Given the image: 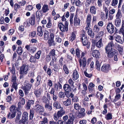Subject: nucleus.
Returning a JSON list of instances; mask_svg holds the SVG:
<instances>
[{
  "mask_svg": "<svg viewBox=\"0 0 124 124\" xmlns=\"http://www.w3.org/2000/svg\"><path fill=\"white\" fill-rule=\"evenodd\" d=\"M48 55L50 56H55L56 55L55 50L54 49H52Z\"/></svg>",
  "mask_w": 124,
  "mask_h": 124,
  "instance_id": "obj_54",
  "label": "nucleus"
},
{
  "mask_svg": "<svg viewBox=\"0 0 124 124\" xmlns=\"http://www.w3.org/2000/svg\"><path fill=\"white\" fill-rule=\"evenodd\" d=\"M63 70L64 71L65 73H63V74H61V76L63 77H65V74H68L69 73V70L68 68L65 64L63 65Z\"/></svg>",
  "mask_w": 124,
  "mask_h": 124,
  "instance_id": "obj_17",
  "label": "nucleus"
},
{
  "mask_svg": "<svg viewBox=\"0 0 124 124\" xmlns=\"http://www.w3.org/2000/svg\"><path fill=\"white\" fill-rule=\"evenodd\" d=\"M16 74L13 75L11 78V81L13 82H16Z\"/></svg>",
  "mask_w": 124,
  "mask_h": 124,
  "instance_id": "obj_63",
  "label": "nucleus"
},
{
  "mask_svg": "<svg viewBox=\"0 0 124 124\" xmlns=\"http://www.w3.org/2000/svg\"><path fill=\"white\" fill-rule=\"evenodd\" d=\"M9 109L11 113H17V108L14 105H12L10 108Z\"/></svg>",
  "mask_w": 124,
  "mask_h": 124,
  "instance_id": "obj_19",
  "label": "nucleus"
},
{
  "mask_svg": "<svg viewBox=\"0 0 124 124\" xmlns=\"http://www.w3.org/2000/svg\"><path fill=\"white\" fill-rule=\"evenodd\" d=\"M102 39L101 38L100 39V40L97 42L96 44V46L97 47L100 48L103 46V44L102 43Z\"/></svg>",
  "mask_w": 124,
  "mask_h": 124,
  "instance_id": "obj_29",
  "label": "nucleus"
},
{
  "mask_svg": "<svg viewBox=\"0 0 124 124\" xmlns=\"http://www.w3.org/2000/svg\"><path fill=\"white\" fill-rule=\"evenodd\" d=\"M55 40L56 42L59 43H61L62 41L61 39L59 36H57L55 38Z\"/></svg>",
  "mask_w": 124,
  "mask_h": 124,
  "instance_id": "obj_64",
  "label": "nucleus"
},
{
  "mask_svg": "<svg viewBox=\"0 0 124 124\" xmlns=\"http://www.w3.org/2000/svg\"><path fill=\"white\" fill-rule=\"evenodd\" d=\"M48 22L46 24V27L47 28H50L52 27V24L51 20L49 18L48 19Z\"/></svg>",
  "mask_w": 124,
  "mask_h": 124,
  "instance_id": "obj_49",
  "label": "nucleus"
},
{
  "mask_svg": "<svg viewBox=\"0 0 124 124\" xmlns=\"http://www.w3.org/2000/svg\"><path fill=\"white\" fill-rule=\"evenodd\" d=\"M85 112V109L83 108H80V111H78L76 112V115L77 116L78 118H82L84 117L86 115Z\"/></svg>",
  "mask_w": 124,
  "mask_h": 124,
  "instance_id": "obj_8",
  "label": "nucleus"
},
{
  "mask_svg": "<svg viewBox=\"0 0 124 124\" xmlns=\"http://www.w3.org/2000/svg\"><path fill=\"white\" fill-rule=\"evenodd\" d=\"M34 110L37 112L40 113L43 112L44 109L43 107L38 104H36L35 106Z\"/></svg>",
  "mask_w": 124,
  "mask_h": 124,
  "instance_id": "obj_9",
  "label": "nucleus"
},
{
  "mask_svg": "<svg viewBox=\"0 0 124 124\" xmlns=\"http://www.w3.org/2000/svg\"><path fill=\"white\" fill-rule=\"evenodd\" d=\"M34 101H28L27 103L26 106V108L28 109H30L31 107V105L34 103Z\"/></svg>",
  "mask_w": 124,
  "mask_h": 124,
  "instance_id": "obj_45",
  "label": "nucleus"
},
{
  "mask_svg": "<svg viewBox=\"0 0 124 124\" xmlns=\"http://www.w3.org/2000/svg\"><path fill=\"white\" fill-rule=\"evenodd\" d=\"M86 54V51L82 52L78 48H77L75 50L76 55L79 58L78 60L80 67L81 68V69L82 68L84 69L86 67V59L84 56Z\"/></svg>",
  "mask_w": 124,
  "mask_h": 124,
  "instance_id": "obj_1",
  "label": "nucleus"
},
{
  "mask_svg": "<svg viewBox=\"0 0 124 124\" xmlns=\"http://www.w3.org/2000/svg\"><path fill=\"white\" fill-rule=\"evenodd\" d=\"M41 52L40 51H38L37 53H36L34 55V57L36 59H39L40 58Z\"/></svg>",
  "mask_w": 124,
  "mask_h": 124,
  "instance_id": "obj_43",
  "label": "nucleus"
},
{
  "mask_svg": "<svg viewBox=\"0 0 124 124\" xmlns=\"http://www.w3.org/2000/svg\"><path fill=\"white\" fill-rule=\"evenodd\" d=\"M34 93L37 97L40 96L41 94V92L38 90L35 91Z\"/></svg>",
  "mask_w": 124,
  "mask_h": 124,
  "instance_id": "obj_59",
  "label": "nucleus"
},
{
  "mask_svg": "<svg viewBox=\"0 0 124 124\" xmlns=\"http://www.w3.org/2000/svg\"><path fill=\"white\" fill-rule=\"evenodd\" d=\"M75 118L73 114H70L69 116V118L67 121L65 122L66 124H73V121Z\"/></svg>",
  "mask_w": 124,
  "mask_h": 124,
  "instance_id": "obj_12",
  "label": "nucleus"
},
{
  "mask_svg": "<svg viewBox=\"0 0 124 124\" xmlns=\"http://www.w3.org/2000/svg\"><path fill=\"white\" fill-rule=\"evenodd\" d=\"M49 8L48 6L46 5H44L42 7V11L43 13H45L48 11Z\"/></svg>",
  "mask_w": 124,
  "mask_h": 124,
  "instance_id": "obj_23",
  "label": "nucleus"
},
{
  "mask_svg": "<svg viewBox=\"0 0 124 124\" xmlns=\"http://www.w3.org/2000/svg\"><path fill=\"white\" fill-rule=\"evenodd\" d=\"M34 111L33 109H31L30 110L29 117L30 119L31 120L33 119L34 114Z\"/></svg>",
  "mask_w": 124,
  "mask_h": 124,
  "instance_id": "obj_39",
  "label": "nucleus"
},
{
  "mask_svg": "<svg viewBox=\"0 0 124 124\" xmlns=\"http://www.w3.org/2000/svg\"><path fill=\"white\" fill-rule=\"evenodd\" d=\"M116 47V49L119 51L120 54L122 55L123 53V46L119 45H117Z\"/></svg>",
  "mask_w": 124,
  "mask_h": 124,
  "instance_id": "obj_25",
  "label": "nucleus"
},
{
  "mask_svg": "<svg viewBox=\"0 0 124 124\" xmlns=\"http://www.w3.org/2000/svg\"><path fill=\"white\" fill-rule=\"evenodd\" d=\"M110 66L109 64H104L101 68V70L105 73L108 72L110 70Z\"/></svg>",
  "mask_w": 124,
  "mask_h": 124,
  "instance_id": "obj_10",
  "label": "nucleus"
},
{
  "mask_svg": "<svg viewBox=\"0 0 124 124\" xmlns=\"http://www.w3.org/2000/svg\"><path fill=\"white\" fill-rule=\"evenodd\" d=\"M87 32L88 35L91 37L92 38L94 37V33L92 31L91 28H89L88 30L87 31Z\"/></svg>",
  "mask_w": 124,
  "mask_h": 124,
  "instance_id": "obj_36",
  "label": "nucleus"
},
{
  "mask_svg": "<svg viewBox=\"0 0 124 124\" xmlns=\"http://www.w3.org/2000/svg\"><path fill=\"white\" fill-rule=\"evenodd\" d=\"M35 17L34 15H33L31 17L30 23L31 25H33L35 24Z\"/></svg>",
  "mask_w": 124,
  "mask_h": 124,
  "instance_id": "obj_34",
  "label": "nucleus"
},
{
  "mask_svg": "<svg viewBox=\"0 0 124 124\" xmlns=\"http://www.w3.org/2000/svg\"><path fill=\"white\" fill-rule=\"evenodd\" d=\"M95 65L96 69L99 71H100L101 70V65L99 61L97 60H96Z\"/></svg>",
  "mask_w": 124,
  "mask_h": 124,
  "instance_id": "obj_44",
  "label": "nucleus"
},
{
  "mask_svg": "<svg viewBox=\"0 0 124 124\" xmlns=\"http://www.w3.org/2000/svg\"><path fill=\"white\" fill-rule=\"evenodd\" d=\"M100 27L97 25H95L94 27L93 31L94 32L98 33L100 30Z\"/></svg>",
  "mask_w": 124,
  "mask_h": 124,
  "instance_id": "obj_48",
  "label": "nucleus"
},
{
  "mask_svg": "<svg viewBox=\"0 0 124 124\" xmlns=\"http://www.w3.org/2000/svg\"><path fill=\"white\" fill-rule=\"evenodd\" d=\"M28 70V66L27 65H23L20 68L19 73L21 75L26 74L27 73Z\"/></svg>",
  "mask_w": 124,
  "mask_h": 124,
  "instance_id": "obj_6",
  "label": "nucleus"
},
{
  "mask_svg": "<svg viewBox=\"0 0 124 124\" xmlns=\"http://www.w3.org/2000/svg\"><path fill=\"white\" fill-rule=\"evenodd\" d=\"M76 35L73 32L72 33L71 36L69 38V40L70 42H72L75 40Z\"/></svg>",
  "mask_w": 124,
  "mask_h": 124,
  "instance_id": "obj_37",
  "label": "nucleus"
},
{
  "mask_svg": "<svg viewBox=\"0 0 124 124\" xmlns=\"http://www.w3.org/2000/svg\"><path fill=\"white\" fill-rule=\"evenodd\" d=\"M68 22L66 21L64 24L62 23H60L58 26L60 31L62 32H67L68 31Z\"/></svg>",
  "mask_w": 124,
  "mask_h": 124,
  "instance_id": "obj_2",
  "label": "nucleus"
},
{
  "mask_svg": "<svg viewBox=\"0 0 124 124\" xmlns=\"http://www.w3.org/2000/svg\"><path fill=\"white\" fill-rule=\"evenodd\" d=\"M84 74L86 77L89 78H90L92 76V74L91 73L88 74L85 71H84Z\"/></svg>",
  "mask_w": 124,
  "mask_h": 124,
  "instance_id": "obj_62",
  "label": "nucleus"
},
{
  "mask_svg": "<svg viewBox=\"0 0 124 124\" xmlns=\"http://www.w3.org/2000/svg\"><path fill=\"white\" fill-rule=\"evenodd\" d=\"M75 3L76 6L78 7H80L82 5L81 2L79 0H75Z\"/></svg>",
  "mask_w": 124,
  "mask_h": 124,
  "instance_id": "obj_60",
  "label": "nucleus"
},
{
  "mask_svg": "<svg viewBox=\"0 0 124 124\" xmlns=\"http://www.w3.org/2000/svg\"><path fill=\"white\" fill-rule=\"evenodd\" d=\"M65 111L63 110V108H61L60 110L58 111L57 113H55L54 115V118L56 121L59 120L65 113Z\"/></svg>",
  "mask_w": 124,
  "mask_h": 124,
  "instance_id": "obj_3",
  "label": "nucleus"
},
{
  "mask_svg": "<svg viewBox=\"0 0 124 124\" xmlns=\"http://www.w3.org/2000/svg\"><path fill=\"white\" fill-rule=\"evenodd\" d=\"M116 18L121 19L122 17V15L120 9H118L116 15Z\"/></svg>",
  "mask_w": 124,
  "mask_h": 124,
  "instance_id": "obj_27",
  "label": "nucleus"
},
{
  "mask_svg": "<svg viewBox=\"0 0 124 124\" xmlns=\"http://www.w3.org/2000/svg\"><path fill=\"white\" fill-rule=\"evenodd\" d=\"M17 52L19 55H21L23 52V51L22 48L21 46H19L18 47L17 49Z\"/></svg>",
  "mask_w": 124,
  "mask_h": 124,
  "instance_id": "obj_52",
  "label": "nucleus"
},
{
  "mask_svg": "<svg viewBox=\"0 0 124 124\" xmlns=\"http://www.w3.org/2000/svg\"><path fill=\"white\" fill-rule=\"evenodd\" d=\"M21 112L20 111L18 110L17 111L16 118L15 120V122L16 123H17L18 121H19L20 120V118L21 117Z\"/></svg>",
  "mask_w": 124,
  "mask_h": 124,
  "instance_id": "obj_20",
  "label": "nucleus"
},
{
  "mask_svg": "<svg viewBox=\"0 0 124 124\" xmlns=\"http://www.w3.org/2000/svg\"><path fill=\"white\" fill-rule=\"evenodd\" d=\"M44 39L45 40H47L49 37L48 32L46 31L44 34Z\"/></svg>",
  "mask_w": 124,
  "mask_h": 124,
  "instance_id": "obj_50",
  "label": "nucleus"
},
{
  "mask_svg": "<svg viewBox=\"0 0 124 124\" xmlns=\"http://www.w3.org/2000/svg\"><path fill=\"white\" fill-rule=\"evenodd\" d=\"M74 108L76 110H79L80 108L81 107L79 106L78 104L75 103L74 104Z\"/></svg>",
  "mask_w": 124,
  "mask_h": 124,
  "instance_id": "obj_61",
  "label": "nucleus"
},
{
  "mask_svg": "<svg viewBox=\"0 0 124 124\" xmlns=\"http://www.w3.org/2000/svg\"><path fill=\"white\" fill-rule=\"evenodd\" d=\"M115 40L116 41L121 44H122L124 42L123 39L119 35L116 36L115 37Z\"/></svg>",
  "mask_w": 124,
  "mask_h": 124,
  "instance_id": "obj_22",
  "label": "nucleus"
},
{
  "mask_svg": "<svg viewBox=\"0 0 124 124\" xmlns=\"http://www.w3.org/2000/svg\"><path fill=\"white\" fill-rule=\"evenodd\" d=\"M112 116H113L111 113H108L106 115L105 118L106 120H108L111 119H112Z\"/></svg>",
  "mask_w": 124,
  "mask_h": 124,
  "instance_id": "obj_35",
  "label": "nucleus"
},
{
  "mask_svg": "<svg viewBox=\"0 0 124 124\" xmlns=\"http://www.w3.org/2000/svg\"><path fill=\"white\" fill-rule=\"evenodd\" d=\"M90 13L92 14L95 15L96 14V8L95 6H93L90 7Z\"/></svg>",
  "mask_w": 124,
  "mask_h": 124,
  "instance_id": "obj_30",
  "label": "nucleus"
},
{
  "mask_svg": "<svg viewBox=\"0 0 124 124\" xmlns=\"http://www.w3.org/2000/svg\"><path fill=\"white\" fill-rule=\"evenodd\" d=\"M108 56L109 58H112L116 53V52L114 49L106 53Z\"/></svg>",
  "mask_w": 124,
  "mask_h": 124,
  "instance_id": "obj_18",
  "label": "nucleus"
},
{
  "mask_svg": "<svg viewBox=\"0 0 124 124\" xmlns=\"http://www.w3.org/2000/svg\"><path fill=\"white\" fill-rule=\"evenodd\" d=\"M63 88L65 91H70L71 87L70 85L68 84H65L63 85Z\"/></svg>",
  "mask_w": 124,
  "mask_h": 124,
  "instance_id": "obj_32",
  "label": "nucleus"
},
{
  "mask_svg": "<svg viewBox=\"0 0 124 124\" xmlns=\"http://www.w3.org/2000/svg\"><path fill=\"white\" fill-rule=\"evenodd\" d=\"M103 0H98L97 3L98 6L101 8L102 6V3L103 2Z\"/></svg>",
  "mask_w": 124,
  "mask_h": 124,
  "instance_id": "obj_56",
  "label": "nucleus"
},
{
  "mask_svg": "<svg viewBox=\"0 0 124 124\" xmlns=\"http://www.w3.org/2000/svg\"><path fill=\"white\" fill-rule=\"evenodd\" d=\"M25 101H19L18 103L17 111L19 110L20 108L21 107V105H24L25 103Z\"/></svg>",
  "mask_w": 124,
  "mask_h": 124,
  "instance_id": "obj_46",
  "label": "nucleus"
},
{
  "mask_svg": "<svg viewBox=\"0 0 124 124\" xmlns=\"http://www.w3.org/2000/svg\"><path fill=\"white\" fill-rule=\"evenodd\" d=\"M68 82L69 85H70L72 87L73 86V84L74 83V82L72 78H70L68 80Z\"/></svg>",
  "mask_w": 124,
  "mask_h": 124,
  "instance_id": "obj_58",
  "label": "nucleus"
},
{
  "mask_svg": "<svg viewBox=\"0 0 124 124\" xmlns=\"http://www.w3.org/2000/svg\"><path fill=\"white\" fill-rule=\"evenodd\" d=\"M93 56L96 58H98L100 56V53L98 50H95L93 52Z\"/></svg>",
  "mask_w": 124,
  "mask_h": 124,
  "instance_id": "obj_21",
  "label": "nucleus"
},
{
  "mask_svg": "<svg viewBox=\"0 0 124 124\" xmlns=\"http://www.w3.org/2000/svg\"><path fill=\"white\" fill-rule=\"evenodd\" d=\"M115 24L117 27H119L121 24V19L116 18L115 20Z\"/></svg>",
  "mask_w": 124,
  "mask_h": 124,
  "instance_id": "obj_28",
  "label": "nucleus"
},
{
  "mask_svg": "<svg viewBox=\"0 0 124 124\" xmlns=\"http://www.w3.org/2000/svg\"><path fill=\"white\" fill-rule=\"evenodd\" d=\"M117 0H112L111 5L112 6H116L118 4Z\"/></svg>",
  "mask_w": 124,
  "mask_h": 124,
  "instance_id": "obj_57",
  "label": "nucleus"
},
{
  "mask_svg": "<svg viewBox=\"0 0 124 124\" xmlns=\"http://www.w3.org/2000/svg\"><path fill=\"white\" fill-rule=\"evenodd\" d=\"M28 114L27 112H24L23 114L21 119L24 121H27L28 118Z\"/></svg>",
  "mask_w": 124,
  "mask_h": 124,
  "instance_id": "obj_26",
  "label": "nucleus"
},
{
  "mask_svg": "<svg viewBox=\"0 0 124 124\" xmlns=\"http://www.w3.org/2000/svg\"><path fill=\"white\" fill-rule=\"evenodd\" d=\"M41 14L40 11L38 10L37 11L36 13V16L37 20H38V21H39L40 20V17L41 16Z\"/></svg>",
  "mask_w": 124,
  "mask_h": 124,
  "instance_id": "obj_42",
  "label": "nucleus"
},
{
  "mask_svg": "<svg viewBox=\"0 0 124 124\" xmlns=\"http://www.w3.org/2000/svg\"><path fill=\"white\" fill-rule=\"evenodd\" d=\"M108 32L110 34H112L115 31V27L111 23H109L107 26Z\"/></svg>",
  "mask_w": 124,
  "mask_h": 124,
  "instance_id": "obj_7",
  "label": "nucleus"
},
{
  "mask_svg": "<svg viewBox=\"0 0 124 124\" xmlns=\"http://www.w3.org/2000/svg\"><path fill=\"white\" fill-rule=\"evenodd\" d=\"M16 113L9 112L7 115V118L10 119H12L15 117Z\"/></svg>",
  "mask_w": 124,
  "mask_h": 124,
  "instance_id": "obj_33",
  "label": "nucleus"
},
{
  "mask_svg": "<svg viewBox=\"0 0 124 124\" xmlns=\"http://www.w3.org/2000/svg\"><path fill=\"white\" fill-rule=\"evenodd\" d=\"M47 119L46 117L44 118L42 121H40L39 124H45L48 123Z\"/></svg>",
  "mask_w": 124,
  "mask_h": 124,
  "instance_id": "obj_51",
  "label": "nucleus"
},
{
  "mask_svg": "<svg viewBox=\"0 0 124 124\" xmlns=\"http://www.w3.org/2000/svg\"><path fill=\"white\" fill-rule=\"evenodd\" d=\"M82 31V33L80 34V39L83 45L85 46L88 44V42L87 37L85 34V32L84 31Z\"/></svg>",
  "mask_w": 124,
  "mask_h": 124,
  "instance_id": "obj_5",
  "label": "nucleus"
},
{
  "mask_svg": "<svg viewBox=\"0 0 124 124\" xmlns=\"http://www.w3.org/2000/svg\"><path fill=\"white\" fill-rule=\"evenodd\" d=\"M92 19V16L90 14H88L87 16L86 22H91Z\"/></svg>",
  "mask_w": 124,
  "mask_h": 124,
  "instance_id": "obj_47",
  "label": "nucleus"
},
{
  "mask_svg": "<svg viewBox=\"0 0 124 124\" xmlns=\"http://www.w3.org/2000/svg\"><path fill=\"white\" fill-rule=\"evenodd\" d=\"M47 42L49 45L50 46H54L56 45L55 43L54 40V39H49Z\"/></svg>",
  "mask_w": 124,
  "mask_h": 124,
  "instance_id": "obj_40",
  "label": "nucleus"
},
{
  "mask_svg": "<svg viewBox=\"0 0 124 124\" xmlns=\"http://www.w3.org/2000/svg\"><path fill=\"white\" fill-rule=\"evenodd\" d=\"M25 48L31 53H34L37 49L36 47L29 45L26 46Z\"/></svg>",
  "mask_w": 124,
  "mask_h": 124,
  "instance_id": "obj_13",
  "label": "nucleus"
},
{
  "mask_svg": "<svg viewBox=\"0 0 124 124\" xmlns=\"http://www.w3.org/2000/svg\"><path fill=\"white\" fill-rule=\"evenodd\" d=\"M32 85V84L30 82H28L26 84H25L24 86H22V89L24 91L25 94L27 95L29 93V91L31 88Z\"/></svg>",
  "mask_w": 124,
  "mask_h": 124,
  "instance_id": "obj_4",
  "label": "nucleus"
},
{
  "mask_svg": "<svg viewBox=\"0 0 124 124\" xmlns=\"http://www.w3.org/2000/svg\"><path fill=\"white\" fill-rule=\"evenodd\" d=\"M53 105L54 106L57 108L60 109L62 108L61 107L60 105L59 104L58 101L54 102Z\"/></svg>",
  "mask_w": 124,
  "mask_h": 124,
  "instance_id": "obj_41",
  "label": "nucleus"
},
{
  "mask_svg": "<svg viewBox=\"0 0 124 124\" xmlns=\"http://www.w3.org/2000/svg\"><path fill=\"white\" fill-rule=\"evenodd\" d=\"M104 10L105 11L106 14V18L107 19L108 16V8L105 6L103 7Z\"/></svg>",
  "mask_w": 124,
  "mask_h": 124,
  "instance_id": "obj_53",
  "label": "nucleus"
},
{
  "mask_svg": "<svg viewBox=\"0 0 124 124\" xmlns=\"http://www.w3.org/2000/svg\"><path fill=\"white\" fill-rule=\"evenodd\" d=\"M113 45V42L112 41L108 44L105 48L106 53L114 49L112 48V46Z\"/></svg>",
  "mask_w": 124,
  "mask_h": 124,
  "instance_id": "obj_11",
  "label": "nucleus"
},
{
  "mask_svg": "<svg viewBox=\"0 0 124 124\" xmlns=\"http://www.w3.org/2000/svg\"><path fill=\"white\" fill-rule=\"evenodd\" d=\"M45 108L46 110L48 111L51 110L52 108V104L50 103L49 101H45Z\"/></svg>",
  "mask_w": 124,
  "mask_h": 124,
  "instance_id": "obj_14",
  "label": "nucleus"
},
{
  "mask_svg": "<svg viewBox=\"0 0 124 124\" xmlns=\"http://www.w3.org/2000/svg\"><path fill=\"white\" fill-rule=\"evenodd\" d=\"M70 91H66L65 94L66 96L68 98L70 97L71 98H72L73 96V94L72 93H70Z\"/></svg>",
  "mask_w": 124,
  "mask_h": 124,
  "instance_id": "obj_38",
  "label": "nucleus"
},
{
  "mask_svg": "<svg viewBox=\"0 0 124 124\" xmlns=\"http://www.w3.org/2000/svg\"><path fill=\"white\" fill-rule=\"evenodd\" d=\"M79 77V75L78 71L76 70L74 71L72 75V78L74 81L77 80Z\"/></svg>",
  "mask_w": 124,
  "mask_h": 124,
  "instance_id": "obj_15",
  "label": "nucleus"
},
{
  "mask_svg": "<svg viewBox=\"0 0 124 124\" xmlns=\"http://www.w3.org/2000/svg\"><path fill=\"white\" fill-rule=\"evenodd\" d=\"M37 35L40 37H41L43 35V30L41 26H39L37 28Z\"/></svg>",
  "mask_w": 124,
  "mask_h": 124,
  "instance_id": "obj_16",
  "label": "nucleus"
},
{
  "mask_svg": "<svg viewBox=\"0 0 124 124\" xmlns=\"http://www.w3.org/2000/svg\"><path fill=\"white\" fill-rule=\"evenodd\" d=\"M29 61L31 63H37L38 62V61L37 60L34 56L31 55L30 56V58L29 60Z\"/></svg>",
  "mask_w": 124,
  "mask_h": 124,
  "instance_id": "obj_24",
  "label": "nucleus"
},
{
  "mask_svg": "<svg viewBox=\"0 0 124 124\" xmlns=\"http://www.w3.org/2000/svg\"><path fill=\"white\" fill-rule=\"evenodd\" d=\"M114 102L116 105V108H118L121 105L122 102L121 101H119L117 102H116V101H112Z\"/></svg>",
  "mask_w": 124,
  "mask_h": 124,
  "instance_id": "obj_55",
  "label": "nucleus"
},
{
  "mask_svg": "<svg viewBox=\"0 0 124 124\" xmlns=\"http://www.w3.org/2000/svg\"><path fill=\"white\" fill-rule=\"evenodd\" d=\"M80 23V20L78 18L75 17L74 20V24L75 26L79 25Z\"/></svg>",
  "mask_w": 124,
  "mask_h": 124,
  "instance_id": "obj_31",
  "label": "nucleus"
}]
</instances>
